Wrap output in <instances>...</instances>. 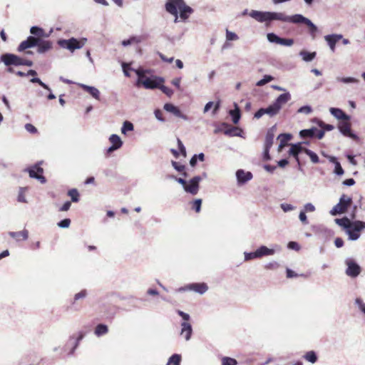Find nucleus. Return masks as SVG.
Masks as SVG:
<instances>
[{"mask_svg":"<svg viewBox=\"0 0 365 365\" xmlns=\"http://www.w3.org/2000/svg\"><path fill=\"white\" fill-rule=\"evenodd\" d=\"M165 8L167 12L174 16L175 23L179 21V18L185 21L194 11L184 0H167Z\"/></svg>","mask_w":365,"mask_h":365,"instance_id":"f257e3e1","label":"nucleus"},{"mask_svg":"<svg viewBox=\"0 0 365 365\" xmlns=\"http://www.w3.org/2000/svg\"><path fill=\"white\" fill-rule=\"evenodd\" d=\"M291 99L289 93L280 94L276 101L266 108H260L255 113V118H259L263 115L267 114L270 117L276 115L281 110L283 105L287 103Z\"/></svg>","mask_w":365,"mask_h":365,"instance_id":"f03ea898","label":"nucleus"},{"mask_svg":"<svg viewBox=\"0 0 365 365\" xmlns=\"http://www.w3.org/2000/svg\"><path fill=\"white\" fill-rule=\"evenodd\" d=\"M135 73L138 77L137 81V86L139 87L143 86L146 89H154L160 87V84L164 83V79L154 76L153 78H148L145 76L146 71L142 69H138Z\"/></svg>","mask_w":365,"mask_h":365,"instance_id":"7ed1b4c3","label":"nucleus"},{"mask_svg":"<svg viewBox=\"0 0 365 365\" xmlns=\"http://www.w3.org/2000/svg\"><path fill=\"white\" fill-rule=\"evenodd\" d=\"M1 61L7 66H32L33 61L26 58H21L15 54L5 53L1 56Z\"/></svg>","mask_w":365,"mask_h":365,"instance_id":"20e7f679","label":"nucleus"},{"mask_svg":"<svg viewBox=\"0 0 365 365\" xmlns=\"http://www.w3.org/2000/svg\"><path fill=\"white\" fill-rule=\"evenodd\" d=\"M86 41V38L78 40L73 37L69 39H59L58 44L60 47L73 52L76 49L81 48L85 45Z\"/></svg>","mask_w":365,"mask_h":365,"instance_id":"39448f33","label":"nucleus"},{"mask_svg":"<svg viewBox=\"0 0 365 365\" xmlns=\"http://www.w3.org/2000/svg\"><path fill=\"white\" fill-rule=\"evenodd\" d=\"M351 197L343 194L339 199V202L335 206H334V207L330 211V213L332 215L343 214L347 211L348 208L351 205Z\"/></svg>","mask_w":365,"mask_h":365,"instance_id":"423d86ee","label":"nucleus"},{"mask_svg":"<svg viewBox=\"0 0 365 365\" xmlns=\"http://www.w3.org/2000/svg\"><path fill=\"white\" fill-rule=\"evenodd\" d=\"M178 314L184 320L183 322L181 323V331L180 335L183 336L185 340H189L191 338V335L192 333V328L190 323L188 322L190 317V315L187 313H185L182 311L178 310Z\"/></svg>","mask_w":365,"mask_h":365,"instance_id":"0eeeda50","label":"nucleus"},{"mask_svg":"<svg viewBox=\"0 0 365 365\" xmlns=\"http://www.w3.org/2000/svg\"><path fill=\"white\" fill-rule=\"evenodd\" d=\"M365 228V222L362 221H354L351 228L346 230L349 239L351 240H357L360 236V231Z\"/></svg>","mask_w":365,"mask_h":365,"instance_id":"6e6552de","label":"nucleus"},{"mask_svg":"<svg viewBox=\"0 0 365 365\" xmlns=\"http://www.w3.org/2000/svg\"><path fill=\"white\" fill-rule=\"evenodd\" d=\"M351 126L349 115L347 117V119L341 120L338 123V128L344 136L355 139L356 136L352 133Z\"/></svg>","mask_w":365,"mask_h":365,"instance_id":"1a4fd4ad","label":"nucleus"},{"mask_svg":"<svg viewBox=\"0 0 365 365\" xmlns=\"http://www.w3.org/2000/svg\"><path fill=\"white\" fill-rule=\"evenodd\" d=\"M299 16V14H295L294 16H289L282 12H270L269 21L272 20H278L283 22H291L296 24L294 20L297 19V17Z\"/></svg>","mask_w":365,"mask_h":365,"instance_id":"9d476101","label":"nucleus"},{"mask_svg":"<svg viewBox=\"0 0 365 365\" xmlns=\"http://www.w3.org/2000/svg\"><path fill=\"white\" fill-rule=\"evenodd\" d=\"M201 180L202 178L200 176H195L192 178L189 181V183H187V186L185 187V191L192 195H196L199 191V183L201 181Z\"/></svg>","mask_w":365,"mask_h":365,"instance_id":"9b49d317","label":"nucleus"},{"mask_svg":"<svg viewBox=\"0 0 365 365\" xmlns=\"http://www.w3.org/2000/svg\"><path fill=\"white\" fill-rule=\"evenodd\" d=\"M347 269L346 274L351 277H357L361 272L360 267L351 259H348L346 262Z\"/></svg>","mask_w":365,"mask_h":365,"instance_id":"f8f14e48","label":"nucleus"},{"mask_svg":"<svg viewBox=\"0 0 365 365\" xmlns=\"http://www.w3.org/2000/svg\"><path fill=\"white\" fill-rule=\"evenodd\" d=\"M38 43V38H36L35 36H30L27 38L26 40L23 41L19 46L17 50L18 51H24L27 48H32L35 46H37Z\"/></svg>","mask_w":365,"mask_h":365,"instance_id":"ddd939ff","label":"nucleus"},{"mask_svg":"<svg viewBox=\"0 0 365 365\" xmlns=\"http://www.w3.org/2000/svg\"><path fill=\"white\" fill-rule=\"evenodd\" d=\"M28 172L31 178L38 179L41 182H44L46 181L45 178L42 175L43 170L38 164L29 168Z\"/></svg>","mask_w":365,"mask_h":365,"instance_id":"4468645a","label":"nucleus"},{"mask_svg":"<svg viewBox=\"0 0 365 365\" xmlns=\"http://www.w3.org/2000/svg\"><path fill=\"white\" fill-rule=\"evenodd\" d=\"M184 290L194 291L199 294H204L207 289L208 287L205 282L202 283H192L183 287Z\"/></svg>","mask_w":365,"mask_h":365,"instance_id":"2eb2a0df","label":"nucleus"},{"mask_svg":"<svg viewBox=\"0 0 365 365\" xmlns=\"http://www.w3.org/2000/svg\"><path fill=\"white\" fill-rule=\"evenodd\" d=\"M294 21L296 24L302 23L306 24L309 29L310 34L313 38H314L315 33L317 31V28L309 19L299 14V16L297 17V19H295Z\"/></svg>","mask_w":365,"mask_h":365,"instance_id":"dca6fc26","label":"nucleus"},{"mask_svg":"<svg viewBox=\"0 0 365 365\" xmlns=\"http://www.w3.org/2000/svg\"><path fill=\"white\" fill-rule=\"evenodd\" d=\"M250 16L256 21L262 23L269 21L270 12L252 10L250 13Z\"/></svg>","mask_w":365,"mask_h":365,"instance_id":"f3484780","label":"nucleus"},{"mask_svg":"<svg viewBox=\"0 0 365 365\" xmlns=\"http://www.w3.org/2000/svg\"><path fill=\"white\" fill-rule=\"evenodd\" d=\"M304 148H303L300 144H293L291 145L289 151V154L294 158L299 168L302 165L299 158V154L304 151Z\"/></svg>","mask_w":365,"mask_h":365,"instance_id":"a211bd4d","label":"nucleus"},{"mask_svg":"<svg viewBox=\"0 0 365 365\" xmlns=\"http://www.w3.org/2000/svg\"><path fill=\"white\" fill-rule=\"evenodd\" d=\"M53 44L50 41L42 40L38 38V43H37V51L39 53H43L52 48Z\"/></svg>","mask_w":365,"mask_h":365,"instance_id":"6ab92c4d","label":"nucleus"},{"mask_svg":"<svg viewBox=\"0 0 365 365\" xmlns=\"http://www.w3.org/2000/svg\"><path fill=\"white\" fill-rule=\"evenodd\" d=\"M109 140L112 143V145L108 148V153L113 152L120 148L123 144L120 137L115 134L110 135Z\"/></svg>","mask_w":365,"mask_h":365,"instance_id":"aec40b11","label":"nucleus"},{"mask_svg":"<svg viewBox=\"0 0 365 365\" xmlns=\"http://www.w3.org/2000/svg\"><path fill=\"white\" fill-rule=\"evenodd\" d=\"M236 175L240 183H245L252 178V174L250 172H245L243 170H237Z\"/></svg>","mask_w":365,"mask_h":365,"instance_id":"412c9836","label":"nucleus"},{"mask_svg":"<svg viewBox=\"0 0 365 365\" xmlns=\"http://www.w3.org/2000/svg\"><path fill=\"white\" fill-rule=\"evenodd\" d=\"M9 235L16 241L26 240L29 237V232L25 229L19 232H10Z\"/></svg>","mask_w":365,"mask_h":365,"instance_id":"4be33fe9","label":"nucleus"},{"mask_svg":"<svg viewBox=\"0 0 365 365\" xmlns=\"http://www.w3.org/2000/svg\"><path fill=\"white\" fill-rule=\"evenodd\" d=\"M274 253V250L269 249L266 246H261L255 252H254L252 255L254 256H258V257H262L263 256L272 255Z\"/></svg>","mask_w":365,"mask_h":365,"instance_id":"5701e85b","label":"nucleus"},{"mask_svg":"<svg viewBox=\"0 0 365 365\" xmlns=\"http://www.w3.org/2000/svg\"><path fill=\"white\" fill-rule=\"evenodd\" d=\"M341 37L342 36L341 35H327L325 36V39L332 51H334L335 45L336 42L341 38Z\"/></svg>","mask_w":365,"mask_h":365,"instance_id":"b1692460","label":"nucleus"},{"mask_svg":"<svg viewBox=\"0 0 365 365\" xmlns=\"http://www.w3.org/2000/svg\"><path fill=\"white\" fill-rule=\"evenodd\" d=\"M330 113L338 120H341L344 119H347L349 116L346 113H345L341 109L336 108H331L329 109Z\"/></svg>","mask_w":365,"mask_h":365,"instance_id":"393cba45","label":"nucleus"},{"mask_svg":"<svg viewBox=\"0 0 365 365\" xmlns=\"http://www.w3.org/2000/svg\"><path fill=\"white\" fill-rule=\"evenodd\" d=\"M335 222L339 226L346 229V230L351 228L353 225V222H351V220L346 217H344L341 219H335Z\"/></svg>","mask_w":365,"mask_h":365,"instance_id":"a878e982","label":"nucleus"},{"mask_svg":"<svg viewBox=\"0 0 365 365\" xmlns=\"http://www.w3.org/2000/svg\"><path fill=\"white\" fill-rule=\"evenodd\" d=\"M81 88L89 93L96 100H100V92L95 87L88 86L86 85H81Z\"/></svg>","mask_w":365,"mask_h":365,"instance_id":"bb28decb","label":"nucleus"},{"mask_svg":"<svg viewBox=\"0 0 365 365\" xmlns=\"http://www.w3.org/2000/svg\"><path fill=\"white\" fill-rule=\"evenodd\" d=\"M164 109L168 112L173 113L176 116H180L181 115V112L179 108L171 103H165Z\"/></svg>","mask_w":365,"mask_h":365,"instance_id":"cd10ccee","label":"nucleus"},{"mask_svg":"<svg viewBox=\"0 0 365 365\" xmlns=\"http://www.w3.org/2000/svg\"><path fill=\"white\" fill-rule=\"evenodd\" d=\"M235 108L234 110H231L230 111V115L232 118V122L235 124H237L240 119V116H241L240 110V108L237 107V104H235Z\"/></svg>","mask_w":365,"mask_h":365,"instance_id":"c85d7f7f","label":"nucleus"},{"mask_svg":"<svg viewBox=\"0 0 365 365\" xmlns=\"http://www.w3.org/2000/svg\"><path fill=\"white\" fill-rule=\"evenodd\" d=\"M274 133L272 131H268L264 142L265 148H271L274 143Z\"/></svg>","mask_w":365,"mask_h":365,"instance_id":"c756f323","label":"nucleus"},{"mask_svg":"<svg viewBox=\"0 0 365 365\" xmlns=\"http://www.w3.org/2000/svg\"><path fill=\"white\" fill-rule=\"evenodd\" d=\"M68 195L71 197L72 202H78L79 201L80 195L77 189L73 188L69 190Z\"/></svg>","mask_w":365,"mask_h":365,"instance_id":"7c9ffc66","label":"nucleus"},{"mask_svg":"<svg viewBox=\"0 0 365 365\" xmlns=\"http://www.w3.org/2000/svg\"><path fill=\"white\" fill-rule=\"evenodd\" d=\"M108 331V327L105 324H98L97 325V327H96V329H95V334L97 335V336H101V335H103V334H106Z\"/></svg>","mask_w":365,"mask_h":365,"instance_id":"2f4dec72","label":"nucleus"},{"mask_svg":"<svg viewBox=\"0 0 365 365\" xmlns=\"http://www.w3.org/2000/svg\"><path fill=\"white\" fill-rule=\"evenodd\" d=\"M31 34L36 36V38H41L44 35V31L43 29L38 26H32L30 29Z\"/></svg>","mask_w":365,"mask_h":365,"instance_id":"473e14b6","label":"nucleus"},{"mask_svg":"<svg viewBox=\"0 0 365 365\" xmlns=\"http://www.w3.org/2000/svg\"><path fill=\"white\" fill-rule=\"evenodd\" d=\"M304 152L310 158L312 163H318L319 162L318 155L311 150L304 148Z\"/></svg>","mask_w":365,"mask_h":365,"instance_id":"72a5a7b5","label":"nucleus"},{"mask_svg":"<svg viewBox=\"0 0 365 365\" xmlns=\"http://www.w3.org/2000/svg\"><path fill=\"white\" fill-rule=\"evenodd\" d=\"M316 128L305 129L300 131V135L302 138H312L315 135Z\"/></svg>","mask_w":365,"mask_h":365,"instance_id":"f704fd0d","label":"nucleus"},{"mask_svg":"<svg viewBox=\"0 0 365 365\" xmlns=\"http://www.w3.org/2000/svg\"><path fill=\"white\" fill-rule=\"evenodd\" d=\"M304 357L307 361L312 364L315 363L317 361V356L315 352L313 351H309L307 352Z\"/></svg>","mask_w":365,"mask_h":365,"instance_id":"c9c22d12","label":"nucleus"},{"mask_svg":"<svg viewBox=\"0 0 365 365\" xmlns=\"http://www.w3.org/2000/svg\"><path fill=\"white\" fill-rule=\"evenodd\" d=\"M192 210H195L197 213L200 212L202 200L196 199L190 202Z\"/></svg>","mask_w":365,"mask_h":365,"instance_id":"e433bc0d","label":"nucleus"},{"mask_svg":"<svg viewBox=\"0 0 365 365\" xmlns=\"http://www.w3.org/2000/svg\"><path fill=\"white\" fill-rule=\"evenodd\" d=\"M301 55H302L304 61H311L312 60H313L315 58L316 53L315 52L310 53V52H307V51H302Z\"/></svg>","mask_w":365,"mask_h":365,"instance_id":"4c0bfd02","label":"nucleus"},{"mask_svg":"<svg viewBox=\"0 0 365 365\" xmlns=\"http://www.w3.org/2000/svg\"><path fill=\"white\" fill-rule=\"evenodd\" d=\"M292 138L290 134H280L278 137L280 139V145L279 147H283L284 145L289 141Z\"/></svg>","mask_w":365,"mask_h":365,"instance_id":"58836bf2","label":"nucleus"},{"mask_svg":"<svg viewBox=\"0 0 365 365\" xmlns=\"http://www.w3.org/2000/svg\"><path fill=\"white\" fill-rule=\"evenodd\" d=\"M332 161L335 164V168H334V173L338 175H341L344 174V170L340 164L339 162L336 161V159L334 158H333L332 159Z\"/></svg>","mask_w":365,"mask_h":365,"instance_id":"ea45409f","label":"nucleus"},{"mask_svg":"<svg viewBox=\"0 0 365 365\" xmlns=\"http://www.w3.org/2000/svg\"><path fill=\"white\" fill-rule=\"evenodd\" d=\"M237 361L236 359L227 356H224L222 359V365H237Z\"/></svg>","mask_w":365,"mask_h":365,"instance_id":"a19ab883","label":"nucleus"},{"mask_svg":"<svg viewBox=\"0 0 365 365\" xmlns=\"http://www.w3.org/2000/svg\"><path fill=\"white\" fill-rule=\"evenodd\" d=\"M181 356L178 354H173L169 359L168 365L173 364V365H180Z\"/></svg>","mask_w":365,"mask_h":365,"instance_id":"79ce46f5","label":"nucleus"},{"mask_svg":"<svg viewBox=\"0 0 365 365\" xmlns=\"http://www.w3.org/2000/svg\"><path fill=\"white\" fill-rule=\"evenodd\" d=\"M133 130V125L129 121H125L121 129L122 133H125L126 131H131Z\"/></svg>","mask_w":365,"mask_h":365,"instance_id":"37998d69","label":"nucleus"},{"mask_svg":"<svg viewBox=\"0 0 365 365\" xmlns=\"http://www.w3.org/2000/svg\"><path fill=\"white\" fill-rule=\"evenodd\" d=\"M267 39L269 42L279 44L280 37L277 36L274 33H269L267 34Z\"/></svg>","mask_w":365,"mask_h":365,"instance_id":"c03bdc74","label":"nucleus"},{"mask_svg":"<svg viewBox=\"0 0 365 365\" xmlns=\"http://www.w3.org/2000/svg\"><path fill=\"white\" fill-rule=\"evenodd\" d=\"M226 39L227 41H235L238 39L237 35L232 31H230L228 29L226 30Z\"/></svg>","mask_w":365,"mask_h":365,"instance_id":"a18cd8bd","label":"nucleus"},{"mask_svg":"<svg viewBox=\"0 0 365 365\" xmlns=\"http://www.w3.org/2000/svg\"><path fill=\"white\" fill-rule=\"evenodd\" d=\"M158 88H160L165 94H166L169 97H170L173 94V91L171 88L165 86H163V83L160 84V87H158Z\"/></svg>","mask_w":365,"mask_h":365,"instance_id":"49530a36","label":"nucleus"},{"mask_svg":"<svg viewBox=\"0 0 365 365\" xmlns=\"http://www.w3.org/2000/svg\"><path fill=\"white\" fill-rule=\"evenodd\" d=\"M293 43H294V40L292 38H280L279 41V44L283 45V46H290Z\"/></svg>","mask_w":365,"mask_h":365,"instance_id":"de8ad7c7","label":"nucleus"},{"mask_svg":"<svg viewBox=\"0 0 365 365\" xmlns=\"http://www.w3.org/2000/svg\"><path fill=\"white\" fill-rule=\"evenodd\" d=\"M31 82H32V83H38V84H39L42 88H43L46 89V90L50 91V88H49L46 84H45L43 82H42V81H41V79H40V78H32V79L31 80Z\"/></svg>","mask_w":365,"mask_h":365,"instance_id":"09e8293b","label":"nucleus"},{"mask_svg":"<svg viewBox=\"0 0 365 365\" xmlns=\"http://www.w3.org/2000/svg\"><path fill=\"white\" fill-rule=\"evenodd\" d=\"M71 224V220L68 218L64 219L58 223L60 227L66 228L68 227Z\"/></svg>","mask_w":365,"mask_h":365,"instance_id":"8fccbe9b","label":"nucleus"},{"mask_svg":"<svg viewBox=\"0 0 365 365\" xmlns=\"http://www.w3.org/2000/svg\"><path fill=\"white\" fill-rule=\"evenodd\" d=\"M25 128L28 132H29L31 133H37V129L36 128V127L31 123H26L25 125Z\"/></svg>","mask_w":365,"mask_h":365,"instance_id":"3c124183","label":"nucleus"},{"mask_svg":"<svg viewBox=\"0 0 365 365\" xmlns=\"http://www.w3.org/2000/svg\"><path fill=\"white\" fill-rule=\"evenodd\" d=\"M272 80V77L270 76H264V78L260 80L257 83V86H263L264 85L265 83L271 81Z\"/></svg>","mask_w":365,"mask_h":365,"instance_id":"603ef678","label":"nucleus"},{"mask_svg":"<svg viewBox=\"0 0 365 365\" xmlns=\"http://www.w3.org/2000/svg\"><path fill=\"white\" fill-rule=\"evenodd\" d=\"M178 148H179V150L180 151V153H182V155L183 156H186V150H185V148L184 146V145L182 144V141L178 138Z\"/></svg>","mask_w":365,"mask_h":365,"instance_id":"864d4df0","label":"nucleus"},{"mask_svg":"<svg viewBox=\"0 0 365 365\" xmlns=\"http://www.w3.org/2000/svg\"><path fill=\"white\" fill-rule=\"evenodd\" d=\"M356 304H358L360 310L365 314V303L361 299L357 298L356 299Z\"/></svg>","mask_w":365,"mask_h":365,"instance_id":"5fc2aeb1","label":"nucleus"},{"mask_svg":"<svg viewBox=\"0 0 365 365\" xmlns=\"http://www.w3.org/2000/svg\"><path fill=\"white\" fill-rule=\"evenodd\" d=\"M299 220L304 225H307L309 223L307 220V215L305 214V212L301 211L299 215Z\"/></svg>","mask_w":365,"mask_h":365,"instance_id":"6e6d98bb","label":"nucleus"},{"mask_svg":"<svg viewBox=\"0 0 365 365\" xmlns=\"http://www.w3.org/2000/svg\"><path fill=\"white\" fill-rule=\"evenodd\" d=\"M320 127L323 129V130L330 131L334 128V126L331 124H326L324 123H322L319 124Z\"/></svg>","mask_w":365,"mask_h":365,"instance_id":"4d7b16f0","label":"nucleus"},{"mask_svg":"<svg viewBox=\"0 0 365 365\" xmlns=\"http://www.w3.org/2000/svg\"><path fill=\"white\" fill-rule=\"evenodd\" d=\"M298 112L309 114L312 112V108L308 106H302L298 110Z\"/></svg>","mask_w":365,"mask_h":365,"instance_id":"13d9d810","label":"nucleus"},{"mask_svg":"<svg viewBox=\"0 0 365 365\" xmlns=\"http://www.w3.org/2000/svg\"><path fill=\"white\" fill-rule=\"evenodd\" d=\"M87 294L86 290H81L80 292L77 293L74 297V300L76 301L81 298H84Z\"/></svg>","mask_w":365,"mask_h":365,"instance_id":"bf43d9fd","label":"nucleus"},{"mask_svg":"<svg viewBox=\"0 0 365 365\" xmlns=\"http://www.w3.org/2000/svg\"><path fill=\"white\" fill-rule=\"evenodd\" d=\"M158 56H160V59L164 61V62H168V63H172L174 60V58L173 57H170V58H168L166 57L165 55H163V53H158Z\"/></svg>","mask_w":365,"mask_h":365,"instance_id":"052dcab7","label":"nucleus"},{"mask_svg":"<svg viewBox=\"0 0 365 365\" xmlns=\"http://www.w3.org/2000/svg\"><path fill=\"white\" fill-rule=\"evenodd\" d=\"M172 165L175 168V170H177L179 172H182L185 170V166L182 165H179L175 161H172Z\"/></svg>","mask_w":365,"mask_h":365,"instance_id":"680f3d73","label":"nucleus"},{"mask_svg":"<svg viewBox=\"0 0 365 365\" xmlns=\"http://www.w3.org/2000/svg\"><path fill=\"white\" fill-rule=\"evenodd\" d=\"M71 205V202L69 201H67L59 209V211H61V212L68 211L70 209Z\"/></svg>","mask_w":365,"mask_h":365,"instance_id":"e2e57ef3","label":"nucleus"},{"mask_svg":"<svg viewBox=\"0 0 365 365\" xmlns=\"http://www.w3.org/2000/svg\"><path fill=\"white\" fill-rule=\"evenodd\" d=\"M287 247L289 249H292V250H299V246L298 243L296 242H289L288 243Z\"/></svg>","mask_w":365,"mask_h":365,"instance_id":"0e129e2a","label":"nucleus"},{"mask_svg":"<svg viewBox=\"0 0 365 365\" xmlns=\"http://www.w3.org/2000/svg\"><path fill=\"white\" fill-rule=\"evenodd\" d=\"M315 207L311 203H307L304 205V212H313L314 211Z\"/></svg>","mask_w":365,"mask_h":365,"instance_id":"69168bd1","label":"nucleus"},{"mask_svg":"<svg viewBox=\"0 0 365 365\" xmlns=\"http://www.w3.org/2000/svg\"><path fill=\"white\" fill-rule=\"evenodd\" d=\"M180 78H175L172 81V84L174 85L178 90L180 89Z\"/></svg>","mask_w":365,"mask_h":365,"instance_id":"338daca9","label":"nucleus"},{"mask_svg":"<svg viewBox=\"0 0 365 365\" xmlns=\"http://www.w3.org/2000/svg\"><path fill=\"white\" fill-rule=\"evenodd\" d=\"M334 244L336 247H341L344 245V240L340 237H337L334 241Z\"/></svg>","mask_w":365,"mask_h":365,"instance_id":"774afa93","label":"nucleus"}]
</instances>
